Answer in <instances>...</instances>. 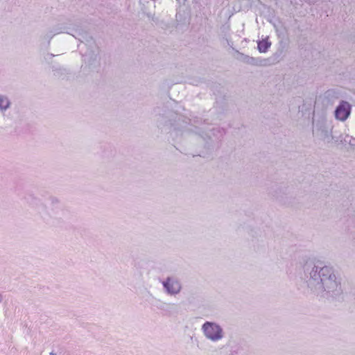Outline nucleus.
Instances as JSON below:
<instances>
[{
	"label": "nucleus",
	"instance_id": "nucleus-1",
	"mask_svg": "<svg viewBox=\"0 0 355 355\" xmlns=\"http://www.w3.org/2000/svg\"><path fill=\"white\" fill-rule=\"evenodd\" d=\"M307 287L315 295L331 301L343 299L341 281L334 269L323 263H307L304 268Z\"/></svg>",
	"mask_w": 355,
	"mask_h": 355
},
{
	"label": "nucleus",
	"instance_id": "nucleus-2",
	"mask_svg": "<svg viewBox=\"0 0 355 355\" xmlns=\"http://www.w3.org/2000/svg\"><path fill=\"white\" fill-rule=\"evenodd\" d=\"M49 200L48 206L40 202L37 207V212L46 223L52 225H59L63 221L64 210L56 197H51Z\"/></svg>",
	"mask_w": 355,
	"mask_h": 355
},
{
	"label": "nucleus",
	"instance_id": "nucleus-3",
	"mask_svg": "<svg viewBox=\"0 0 355 355\" xmlns=\"http://www.w3.org/2000/svg\"><path fill=\"white\" fill-rule=\"evenodd\" d=\"M268 195L272 200L282 206L291 207L296 204V195L294 190L284 184L271 187Z\"/></svg>",
	"mask_w": 355,
	"mask_h": 355
},
{
	"label": "nucleus",
	"instance_id": "nucleus-4",
	"mask_svg": "<svg viewBox=\"0 0 355 355\" xmlns=\"http://www.w3.org/2000/svg\"><path fill=\"white\" fill-rule=\"evenodd\" d=\"M80 49L83 53L84 60L92 68L100 65L99 49L92 37L86 39V42L82 41Z\"/></svg>",
	"mask_w": 355,
	"mask_h": 355
},
{
	"label": "nucleus",
	"instance_id": "nucleus-5",
	"mask_svg": "<svg viewBox=\"0 0 355 355\" xmlns=\"http://www.w3.org/2000/svg\"><path fill=\"white\" fill-rule=\"evenodd\" d=\"M333 127L325 118H322L315 122L313 133L318 139L326 143H331L334 137L332 135Z\"/></svg>",
	"mask_w": 355,
	"mask_h": 355
},
{
	"label": "nucleus",
	"instance_id": "nucleus-6",
	"mask_svg": "<svg viewBox=\"0 0 355 355\" xmlns=\"http://www.w3.org/2000/svg\"><path fill=\"white\" fill-rule=\"evenodd\" d=\"M205 336L212 342H217L224 337L223 328L216 322H205L202 326Z\"/></svg>",
	"mask_w": 355,
	"mask_h": 355
},
{
	"label": "nucleus",
	"instance_id": "nucleus-7",
	"mask_svg": "<svg viewBox=\"0 0 355 355\" xmlns=\"http://www.w3.org/2000/svg\"><path fill=\"white\" fill-rule=\"evenodd\" d=\"M165 293L169 295H178L182 288V283L175 276H168L162 282Z\"/></svg>",
	"mask_w": 355,
	"mask_h": 355
},
{
	"label": "nucleus",
	"instance_id": "nucleus-8",
	"mask_svg": "<svg viewBox=\"0 0 355 355\" xmlns=\"http://www.w3.org/2000/svg\"><path fill=\"white\" fill-rule=\"evenodd\" d=\"M155 120L157 127L161 129L162 132L172 133L173 132L179 130V128L175 124L176 119H169L168 116L163 114H158L156 115Z\"/></svg>",
	"mask_w": 355,
	"mask_h": 355
},
{
	"label": "nucleus",
	"instance_id": "nucleus-9",
	"mask_svg": "<svg viewBox=\"0 0 355 355\" xmlns=\"http://www.w3.org/2000/svg\"><path fill=\"white\" fill-rule=\"evenodd\" d=\"M351 113V105L345 101L340 102L334 111L335 118L340 121H345Z\"/></svg>",
	"mask_w": 355,
	"mask_h": 355
},
{
	"label": "nucleus",
	"instance_id": "nucleus-10",
	"mask_svg": "<svg viewBox=\"0 0 355 355\" xmlns=\"http://www.w3.org/2000/svg\"><path fill=\"white\" fill-rule=\"evenodd\" d=\"M242 61L246 64L258 67H266L270 64L268 59L254 58L244 54H242Z\"/></svg>",
	"mask_w": 355,
	"mask_h": 355
},
{
	"label": "nucleus",
	"instance_id": "nucleus-11",
	"mask_svg": "<svg viewBox=\"0 0 355 355\" xmlns=\"http://www.w3.org/2000/svg\"><path fill=\"white\" fill-rule=\"evenodd\" d=\"M340 97V92L338 89H328L324 94V98L331 104H333L334 101Z\"/></svg>",
	"mask_w": 355,
	"mask_h": 355
},
{
	"label": "nucleus",
	"instance_id": "nucleus-12",
	"mask_svg": "<svg viewBox=\"0 0 355 355\" xmlns=\"http://www.w3.org/2000/svg\"><path fill=\"white\" fill-rule=\"evenodd\" d=\"M12 103L9 97L3 94H0V112L4 114L7 110L11 107Z\"/></svg>",
	"mask_w": 355,
	"mask_h": 355
},
{
	"label": "nucleus",
	"instance_id": "nucleus-13",
	"mask_svg": "<svg viewBox=\"0 0 355 355\" xmlns=\"http://www.w3.org/2000/svg\"><path fill=\"white\" fill-rule=\"evenodd\" d=\"M51 69L53 76L58 78H64L69 73V70L67 69L58 64L52 65Z\"/></svg>",
	"mask_w": 355,
	"mask_h": 355
},
{
	"label": "nucleus",
	"instance_id": "nucleus-14",
	"mask_svg": "<svg viewBox=\"0 0 355 355\" xmlns=\"http://www.w3.org/2000/svg\"><path fill=\"white\" fill-rule=\"evenodd\" d=\"M50 29H51L53 31V33H54L55 35L62 33H66L70 34V35H73V37H75L76 38H77V36L76 35L70 33L68 31V28L66 26H64V24H57L54 25L53 26H52Z\"/></svg>",
	"mask_w": 355,
	"mask_h": 355
},
{
	"label": "nucleus",
	"instance_id": "nucleus-15",
	"mask_svg": "<svg viewBox=\"0 0 355 355\" xmlns=\"http://www.w3.org/2000/svg\"><path fill=\"white\" fill-rule=\"evenodd\" d=\"M41 62H46V63H50V61L51 59L55 56V55L53 53H50L46 51H41Z\"/></svg>",
	"mask_w": 355,
	"mask_h": 355
},
{
	"label": "nucleus",
	"instance_id": "nucleus-16",
	"mask_svg": "<svg viewBox=\"0 0 355 355\" xmlns=\"http://www.w3.org/2000/svg\"><path fill=\"white\" fill-rule=\"evenodd\" d=\"M271 43L268 42L267 40H261L258 42V49L261 53H265L268 51V48L270 46Z\"/></svg>",
	"mask_w": 355,
	"mask_h": 355
},
{
	"label": "nucleus",
	"instance_id": "nucleus-17",
	"mask_svg": "<svg viewBox=\"0 0 355 355\" xmlns=\"http://www.w3.org/2000/svg\"><path fill=\"white\" fill-rule=\"evenodd\" d=\"M56 35L51 29H49L47 32L42 37L43 40L46 42L47 47L50 45L51 39Z\"/></svg>",
	"mask_w": 355,
	"mask_h": 355
},
{
	"label": "nucleus",
	"instance_id": "nucleus-18",
	"mask_svg": "<svg viewBox=\"0 0 355 355\" xmlns=\"http://www.w3.org/2000/svg\"><path fill=\"white\" fill-rule=\"evenodd\" d=\"M3 300V296L0 293V303L2 302Z\"/></svg>",
	"mask_w": 355,
	"mask_h": 355
},
{
	"label": "nucleus",
	"instance_id": "nucleus-19",
	"mask_svg": "<svg viewBox=\"0 0 355 355\" xmlns=\"http://www.w3.org/2000/svg\"><path fill=\"white\" fill-rule=\"evenodd\" d=\"M50 355H56V354H55V353H54V352H51L50 353Z\"/></svg>",
	"mask_w": 355,
	"mask_h": 355
}]
</instances>
